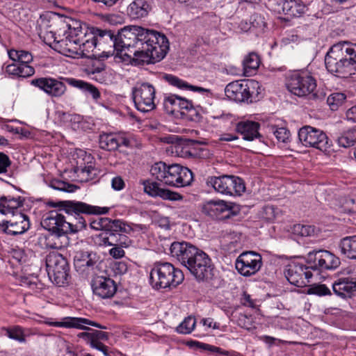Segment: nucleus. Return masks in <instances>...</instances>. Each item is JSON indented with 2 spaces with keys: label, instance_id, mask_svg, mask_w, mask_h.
I'll list each match as a JSON object with an SVG mask.
<instances>
[{
  "label": "nucleus",
  "instance_id": "obj_1",
  "mask_svg": "<svg viewBox=\"0 0 356 356\" xmlns=\"http://www.w3.org/2000/svg\"><path fill=\"white\" fill-rule=\"evenodd\" d=\"M136 33L117 31V56L131 57L132 64L143 65L161 60L169 49L167 37L159 31L138 27Z\"/></svg>",
  "mask_w": 356,
  "mask_h": 356
},
{
  "label": "nucleus",
  "instance_id": "obj_2",
  "mask_svg": "<svg viewBox=\"0 0 356 356\" xmlns=\"http://www.w3.org/2000/svg\"><path fill=\"white\" fill-rule=\"evenodd\" d=\"M170 254L198 281L211 277L213 270L211 259L195 245L188 242H174L170 245Z\"/></svg>",
  "mask_w": 356,
  "mask_h": 356
},
{
  "label": "nucleus",
  "instance_id": "obj_3",
  "mask_svg": "<svg viewBox=\"0 0 356 356\" xmlns=\"http://www.w3.org/2000/svg\"><path fill=\"white\" fill-rule=\"evenodd\" d=\"M329 72L339 78L356 74V43L341 41L333 44L325 57Z\"/></svg>",
  "mask_w": 356,
  "mask_h": 356
},
{
  "label": "nucleus",
  "instance_id": "obj_4",
  "mask_svg": "<svg viewBox=\"0 0 356 356\" xmlns=\"http://www.w3.org/2000/svg\"><path fill=\"white\" fill-rule=\"evenodd\" d=\"M71 23L63 24V29L67 28L69 34L63 39L58 40L55 34L50 31L47 33V36L53 39L55 49L60 54L68 56L75 57L81 56L85 58H92L95 54H90L87 52L86 48H83L85 45L86 35V27H83L78 21L70 20Z\"/></svg>",
  "mask_w": 356,
  "mask_h": 356
},
{
  "label": "nucleus",
  "instance_id": "obj_5",
  "mask_svg": "<svg viewBox=\"0 0 356 356\" xmlns=\"http://www.w3.org/2000/svg\"><path fill=\"white\" fill-rule=\"evenodd\" d=\"M46 324L57 327L65 328H75L79 330H88V332H81L78 334V337L83 339L86 343H89L92 348L99 350L105 352L106 347L101 342L108 339V334L105 332L90 329L86 325H92L100 329H106L97 323L92 321L85 318L64 317L60 321H47Z\"/></svg>",
  "mask_w": 356,
  "mask_h": 356
},
{
  "label": "nucleus",
  "instance_id": "obj_6",
  "mask_svg": "<svg viewBox=\"0 0 356 356\" xmlns=\"http://www.w3.org/2000/svg\"><path fill=\"white\" fill-rule=\"evenodd\" d=\"M64 211L67 214L66 224L67 233H76L86 228L87 222L83 216L90 214H104L109 211L108 207L92 206L82 202L63 201L60 202Z\"/></svg>",
  "mask_w": 356,
  "mask_h": 356
},
{
  "label": "nucleus",
  "instance_id": "obj_7",
  "mask_svg": "<svg viewBox=\"0 0 356 356\" xmlns=\"http://www.w3.org/2000/svg\"><path fill=\"white\" fill-rule=\"evenodd\" d=\"M85 45L86 51L94 54L93 51L97 49L102 51L104 56L108 58L111 56H117V31L110 29H101L99 28L86 27Z\"/></svg>",
  "mask_w": 356,
  "mask_h": 356
},
{
  "label": "nucleus",
  "instance_id": "obj_8",
  "mask_svg": "<svg viewBox=\"0 0 356 356\" xmlns=\"http://www.w3.org/2000/svg\"><path fill=\"white\" fill-rule=\"evenodd\" d=\"M184 279L182 271L168 262H159L154 265L149 274L150 284L153 288L176 287Z\"/></svg>",
  "mask_w": 356,
  "mask_h": 356
},
{
  "label": "nucleus",
  "instance_id": "obj_9",
  "mask_svg": "<svg viewBox=\"0 0 356 356\" xmlns=\"http://www.w3.org/2000/svg\"><path fill=\"white\" fill-rule=\"evenodd\" d=\"M206 184L225 195H241L245 190L243 180L234 175L210 176L207 177Z\"/></svg>",
  "mask_w": 356,
  "mask_h": 356
},
{
  "label": "nucleus",
  "instance_id": "obj_10",
  "mask_svg": "<svg viewBox=\"0 0 356 356\" xmlns=\"http://www.w3.org/2000/svg\"><path fill=\"white\" fill-rule=\"evenodd\" d=\"M259 82L254 80L236 81L229 83L225 89L226 96L235 102H252L259 92Z\"/></svg>",
  "mask_w": 356,
  "mask_h": 356
},
{
  "label": "nucleus",
  "instance_id": "obj_11",
  "mask_svg": "<svg viewBox=\"0 0 356 356\" xmlns=\"http://www.w3.org/2000/svg\"><path fill=\"white\" fill-rule=\"evenodd\" d=\"M46 267L49 279L58 286L67 283L69 265L60 253L51 252L46 257Z\"/></svg>",
  "mask_w": 356,
  "mask_h": 356
},
{
  "label": "nucleus",
  "instance_id": "obj_12",
  "mask_svg": "<svg viewBox=\"0 0 356 356\" xmlns=\"http://www.w3.org/2000/svg\"><path fill=\"white\" fill-rule=\"evenodd\" d=\"M156 90L149 83H137L132 88V97L136 108L146 113L156 108L154 103Z\"/></svg>",
  "mask_w": 356,
  "mask_h": 356
},
{
  "label": "nucleus",
  "instance_id": "obj_13",
  "mask_svg": "<svg viewBox=\"0 0 356 356\" xmlns=\"http://www.w3.org/2000/svg\"><path fill=\"white\" fill-rule=\"evenodd\" d=\"M298 138L303 145L314 147L321 151H327L331 145V141L325 133L311 126L300 128Z\"/></svg>",
  "mask_w": 356,
  "mask_h": 356
},
{
  "label": "nucleus",
  "instance_id": "obj_14",
  "mask_svg": "<svg viewBox=\"0 0 356 356\" xmlns=\"http://www.w3.org/2000/svg\"><path fill=\"white\" fill-rule=\"evenodd\" d=\"M288 90L295 95L303 97L311 94L316 87L315 79L306 72H295L286 81Z\"/></svg>",
  "mask_w": 356,
  "mask_h": 356
},
{
  "label": "nucleus",
  "instance_id": "obj_15",
  "mask_svg": "<svg viewBox=\"0 0 356 356\" xmlns=\"http://www.w3.org/2000/svg\"><path fill=\"white\" fill-rule=\"evenodd\" d=\"M67 78L58 79L46 76L35 78L31 81V84L43 91L51 97H60L67 90V87L63 81Z\"/></svg>",
  "mask_w": 356,
  "mask_h": 356
},
{
  "label": "nucleus",
  "instance_id": "obj_16",
  "mask_svg": "<svg viewBox=\"0 0 356 356\" xmlns=\"http://www.w3.org/2000/svg\"><path fill=\"white\" fill-rule=\"evenodd\" d=\"M165 177L164 184L174 187H184L193 181L192 172L179 164L168 165Z\"/></svg>",
  "mask_w": 356,
  "mask_h": 356
},
{
  "label": "nucleus",
  "instance_id": "obj_17",
  "mask_svg": "<svg viewBox=\"0 0 356 356\" xmlns=\"http://www.w3.org/2000/svg\"><path fill=\"white\" fill-rule=\"evenodd\" d=\"M261 256L252 251L241 254L236 261V268L243 276L254 275L261 267Z\"/></svg>",
  "mask_w": 356,
  "mask_h": 356
},
{
  "label": "nucleus",
  "instance_id": "obj_18",
  "mask_svg": "<svg viewBox=\"0 0 356 356\" xmlns=\"http://www.w3.org/2000/svg\"><path fill=\"white\" fill-rule=\"evenodd\" d=\"M309 268L300 263L291 262L286 266L284 275L291 284L302 287L309 282L312 277Z\"/></svg>",
  "mask_w": 356,
  "mask_h": 356
},
{
  "label": "nucleus",
  "instance_id": "obj_19",
  "mask_svg": "<svg viewBox=\"0 0 356 356\" xmlns=\"http://www.w3.org/2000/svg\"><path fill=\"white\" fill-rule=\"evenodd\" d=\"M307 258L309 262L313 263L310 268L314 270L334 269L340 264L339 259L327 250L311 252Z\"/></svg>",
  "mask_w": 356,
  "mask_h": 356
},
{
  "label": "nucleus",
  "instance_id": "obj_20",
  "mask_svg": "<svg viewBox=\"0 0 356 356\" xmlns=\"http://www.w3.org/2000/svg\"><path fill=\"white\" fill-rule=\"evenodd\" d=\"M234 204L224 200H210L202 207V212L217 219L228 218L234 214Z\"/></svg>",
  "mask_w": 356,
  "mask_h": 356
},
{
  "label": "nucleus",
  "instance_id": "obj_21",
  "mask_svg": "<svg viewBox=\"0 0 356 356\" xmlns=\"http://www.w3.org/2000/svg\"><path fill=\"white\" fill-rule=\"evenodd\" d=\"M91 287L93 293L102 299L112 298L117 291L115 282L105 276H95L91 281Z\"/></svg>",
  "mask_w": 356,
  "mask_h": 356
},
{
  "label": "nucleus",
  "instance_id": "obj_22",
  "mask_svg": "<svg viewBox=\"0 0 356 356\" xmlns=\"http://www.w3.org/2000/svg\"><path fill=\"white\" fill-rule=\"evenodd\" d=\"M99 146L108 151H114L119 147L131 146V140L124 133H104L99 136Z\"/></svg>",
  "mask_w": 356,
  "mask_h": 356
},
{
  "label": "nucleus",
  "instance_id": "obj_23",
  "mask_svg": "<svg viewBox=\"0 0 356 356\" xmlns=\"http://www.w3.org/2000/svg\"><path fill=\"white\" fill-rule=\"evenodd\" d=\"M63 224H66V217L56 211L47 213L41 221L42 227L49 232L67 235V228Z\"/></svg>",
  "mask_w": 356,
  "mask_h": 356
},
{
  "label": "nucleus",
  "instance_id": "obj_24",
  "mask_svg": "<svg viewBox=\"0 0 356 356\" xmlns=\"http://www.w3.org/2000/svg\"><path fill=\"white\" fill-rule=\"evenodd\" d=\"M23 205V200L21 197H13L11 196H1L0 198V229L4 232L8 220L6 216L8 213H13L15 209H17Z\"/></svg>",
  "mask_w": 356,
  "mask_h": 356
},
{
  "label": "nucleus",
  "instance_id": "obj_25",
  "mask_svg": "<svg viewBox=\"0 0 356 356\" xmlns=\"http://www.w3.org/2000/svg\"><path fill=\"white\" fill-rule=\"evenodd\" d=\"M142 184L144 186V191L150 196L160 197L168 200H180L183 198L182 195L178 193L161 188L157 182L144 180Z\"/></svg>",
  "mask_w": 356,
  "mask_h": 356
},
{
  "label": "nucleus",
  "instance_id": "obj_26",
  "mask_svg": "<svg viewBox=\"0 0 356 356\" xmlns=\"http://www.w3.org/2000/svg\"><path fill=\"white\" fill-rule=\"evenodd\" d=\"M12 214V218L8 220L4 232L15 236L22 234L28 230L30 227L28 216L22 213Z\"/></svg>",
  "mask_w": 356,
  "mask_h": 356
},
{
  "label": "nucleus",
  "instance_id": "obj_27",
  "mask_svg": "<svg viewBox=\"0 0 356 356\" xmlns=\"http://www.w3.org/2000/svg\"><path fill=\"white\" fill-rule=\"evenodd\" d=\"M332 289L341 298H351L356 293V278H339L332 284Z\"/></svg>",
  "mask_w": 356,
  "mask_h": 356
},
{
  "label": "nucleus",
  "instance_id": "obj_28",
  "mask_svg": "<svg viewBox=\"0 0 356 356\" xmlns=\"http://www.w3.org/2000/svg\"><path fill=\"white\" fill-rule=\"evenodd\" d=\"M163 106L165 111L170 113H173L179 109L186 110L188 111H193L195 110L191 101L172 94L165 97Z\"/></svg>",
  "mask_w": 356,
  "mask_h": 356
},
{
  "label": "nucleus",
  "instance_id": "obj_29",
  "mask_svg": "<svg viewBox=\"0 0 356 356\" xmlns=\"http://www.w3.org/2000/svg\"><path fill=\"white\" fill-rule=\"evenodd\" d=\"M259 124L253 121H243L237 123L236 130L243 136L246 140H253L255 138H261L259 133Z\"/></svg>",
  "mask_w": 356,
  "mask_h": 356
},
{
  "label": "nucleus",
  "instance_id": "obj_30",
  "mask_svg": "<svg viewBox=\"0 0 356 356\" xmlns=\"http://www.w3.org/2000/svg\"><path fill=\"white\" fill-rule=\"evenodd\" d=\"M96 253L79 250L74 256V264L76 268L85 270L86 268H92L97 261Z\"/></svg>",
  "mask_w": 356,
  "mask_h": 356
},
{
  "label": "nucleus",
  "instance_id": "obj_31",
  "mask_svg": "<svg viewBox=\"0 0 356 356\" xmlns=\"http://www.w3.org/2000/svg\"><path fill=\"white\" fill-rule=\"evenodd\" d=\"M152 7L147 0H134L127 8L128 15L134 19L147 16Z\"/></svg>",
  "mask_w": 356,
  "mask_h": 356
},
{
  "label": "nucleus",
  "instance_id": "obj_32",
  "mask_svg": "<svg viewBox=\"0 0 356 356\" xmlns=\"http://www.w3.org/2000/svg\"><path fill=\"white\" fill-rule=\"evenodd\" d=\"M87 159V165L85 163H79L77 161V165L74 168V172L80 178L81 181L87 182L92 180L97 175V170L92 165L91 160L92 158L90 155H86Z\"/></svg>",
  "mask_w": 356,
  "mask_h": 356
},
{
  "label": "nucleus",
  "instance_id": "obj_33",
  "mask_svg": "<svg viewBox=\"0 0 356 356\" xmlns=\"http://www.w3.org/2000/svg\"><path fill=\"white\" fill-rule=\"evenodd\" d=\"M280 6L282 13L289 17H299L305 11V5L300 0H283Z\"/></svg>",
  "mask_w": 356,
  "mask_h": 356
},
{
  "label": "nucleus",
  "instance_id": "obj_34",
  "mask_svg": "<svg viewBox=\"0 0 356 356\" xmlns=\"http://www.w3.org/2000/svg\"><path fill=\"white\" fill-rule=\"evenodd\" d=\"M163 79L171 86L181 90H190L193 92L211 94V90L209 89L190 85L186 81L172 74H166L163 76Z\"/></svg>",
  "mask_w": 356,
  "mask_h": 356
},
{
  "label": "nucleus",
  "instance_id": "obj_35",
  "mask_svg": "<svg viewBox=\"0 0 356 356\" xmlns=\"http://www.w3.org/2000/svg\"><path fill=\"white\" fill-rule=\"evenodd\" d=\"M69 243V238L66 234L60 233H49L44 236V245L48 248L61 249Z\"/></svg>",
  "mask_w": 356,
  "mask_h": 356
},
{
  "label": "nucleus",
  "instance_id": "obj_36",
  "mask_svg": "<svg viewBox=\"0 0 356 356\" xmlns=\"http://www.w3.org/2000/svg\"><path fill=\"white\" fill-rule=\"evenodd\" d=\"M65 81L69 85L79 88L84 92L90 95L92 99L95 101L98 100L100 97V92L99 90L95 86L89 83L74 78H67L65 79Z\"/></svg>",
  "mask_w": 356,
  "mask_h": 356
},
{
  "label": "nucleus",
  "instance_id": "obj_37",
  "mask_svg": "<svg viewBox=\"0 0 356 356\" xmlns=\"http://www.w3.org/2000/svg\"><path fill=\"white\" fill-rule=\"evenodd\" d=\"M339 248L344 257L356 260V235L343 238L340 241Z\"/></svg>",
  "mask_w": 356,
  "mask_h": 356
},
{
  "label": "nucleus",
  "instance_id": "obj_38",
  "mask_svg": "<svg viewBox=\"0 0 356 356\" xmlns=\"http://www.w3.org/2000/svg\"><path fill=\"white\" fill-rule=\"evenodd\" d=\"M118 233L109 229L102 232L96 236V243L100 246L118 245Z\"/></svg>",
  "mask_w": 356,
  "mask_h": 356
},
{
  "label": "nucleus",
  "instance_id": "obj_39",
  "mask_svg": "<svg viewBox=\"0 0 356 356\" xmlns=\"http://www.w3.org/2000/svg\"><path fill=\"white\" fill-rule=\"evenodd\" d=\"M6 332V335L11 339H14L20 343L26 342V337L29 335L27 332L29 330H25L19 325H14L10 327H3Z\"/></svg>",
  "mask_w": 356,
  "mask_h": 356
},
{
  "label": "nucleus",
  "instance_id": "obj_40",
  "mask_svg": "<svg viewBox=\"0 0 356 356\" xmlns=\"http://www.w3.org/2000/svg\"><path fill=\"white\" fill-rule=\"evenodd\" d=\"M9 58L14 62H17L20 64L29 63L33 60V56L29 51L24 50H15L11 49L8 51Z\"/></svg>",
  "mask_w": 356,
  "mask_h": 356
},
{
  "label": "nucleus",
  "instance_id": "obj_41",
  "mask_svg": "<svg viewBox=\"0 0 356 356\" xmlns=\"http://www.w3.org/2000/svg\"><path fill=\"white\" fill-rule=\"evenodd\" d=\"M260 62L259 56L256 53H250L243 61L245 73H250L252 70H256L259 67Z\"/></svg>",
  "mask_w": 356,
  "mask_h": 356
},
{
  "label": "nucleus",
  "instance_id": "obj_42",
  "mask_svg": "<svg viewBox=\"0 0 356 356\" xmlns=\"http://www.w3.org/2000/svg\"><path fill=\"white\" fill-rule=\"evenodd\" d=\"M339 146L349 147L356 143V129H350L344 131L337 139Z\"/></svg>",
  "mask_w": 356,
  "mask_h": 356
},
{
  "label": "nucleus",
  "instance_id": "obj_43",
  "mask_svg": "<svg viewBox=\"0 0 356 356\" xmlns=\"http://www.w3.org/2000/svg\"><path fill=\"white\" fill-rule=\"evenodd\" d=\"M168 166L164 162H157L152 166L150 173L156 179L164 184Z\"/></svg>",
  "mask_w": 356,
  "mask_h": 356
},
{
  "label": "nucleus",
  "instance_id": "obj_44",
  "mask_svg": "<svg viewBox=\"0 0 356 356\" xmlns=\"http://www.w3.org/2000/svg\"><path fill=\"white\" fill-rule=\"evenodd\" d=\"M108 229L120 234H129L132 232V228L125 222L121 220H111L109 218Z\"/></svg>",
  "mask_w": 356,
  "mask_h": 356
},
{
  "label": "nucleus",
  "instance_id": "obj_45",
  "mask_svg": "<svg viewBox=\"0 0 356 356\" xmlns=\"http://www.w3.org/2000/svg\"><path fill=\"white\" fill-rule=\"evenodd\" d=\"M346 99V96L345 94L342 92H334L329 95L327 99V102L331 110L336 111L344 104Z\"/></svg>",
  "mask_w": 356,
  "mask_h": 356
},
{
  "label": "nucleus",
  "instance_id": "obj_46",
  "mask_svg": "<svg viewBox=\"0 0 356 356\" xmlns=\"http://www.w3.org/2000/svg\"><path fill=\"white\" fill-rule=\"evenodd\" d=\"M196 324L195 318L188 316L177 327V332L183 334H188L191 333L194 330Z\"/></svg>",
  "mask_w": 356,
  "mask_h": 356
},
{
  "label": "nucleus",
  "instance_id": "obj_47",
  "mask_svg": "<svg viewBox=\"0 0 356 356\" xmlns=\"http://www.w3.org/2000/svg\"><path fill=\"white\" fill-rule=\"evenodd\" d=\"M188 345L190 346H195V347H197L200 349L209 351L215 355H219V354H224L226 355H228L227 351H223L220 348H218V347H216V346H214L212 345H209L207 343L199 342V341H191L188 342Z\"/></svg>",
  "mask_w": 356,
  "mask_h": 356
},
{
  "label": "nucleus",
  "instance_id": "obj_48",
  "mask_svg": "<svg viewBox=\"0 0 356 356\" xmlns=\"http://www.w3.org/2000/svg\"><path fill=\"white\" fill-rule=\"evenodd\" d=\"M108 218L97 217L90 222V227L92 229L103 230L106 232L108 229Z\"/></svg>",
  "mask_w": 356,
  "mask_h": 356
},
{
  "label": "nucleus",
  "instance_id": "obj_49",
  "mask_svg": "<svg viewBox=\"0 0 356 356\" xmlns=\"http://www.w3.org/2000/svg\"><path fill=\"white\" fill-rule=\"evenodd\" d=\"M294 231L302 236H310L316 234V227L313 225H296L294 227Z\"/></svg>",
  "mask_w": 356,
  "mask_h": 356
},
{
  "label": "nucleus",
  "instance_id": "obj_50",
  "mask_svg": "<svg viewBox=\"0 0 356 356\" xmlns=\"http://www.w3.org/2000/svg\"><path fill=\"white\" fill-rule=\"evenodd\" d=\"M308 293L323 296L331 295V291L325 284H315L309 289Z\"/></svg>",
  "mask_w": 356,
  "mask_h": 356
},
{
  "label": "nucleus",
  "instance_id": "obj_51",
  "mask_svg": "<svg viewBox=\"0 0 356 356\" xmlns=\"http://www.w3.org/2000/svg\"><path fill=\"white\" fill-rule=\"evenodd\" d=\"M51 186L56 190L63 191L67 192H74L76 189V186L72 184H69L65 181L60 180H54L51 183Z\"/></svg>",
  "mask_w": 356,
  "mask_h": 356
},
{
  "label": "nucleus",
  "instance_id": "obj_52",
  "mask_svg": "<svg viewBox=\"0 0 356 356\" xmlns=\"http://www.w3.org/2000/svg\"><path fill=\"white\" fill-rule=\"evenodd\" d=\"M35 73V69L26 64L18 63L17 76L26 78L33 75Z\"/></svg>",
  "mask_w": 356,
  "mask_h": 356
},
{
  "label": "nucleus",
  "instance_id": "obj_53",
  "mask_svg": "<svg viewBox=\"0 0 356 356\" xmlns=\"http://www.w3.org/2000/svg\"><path fill=\"white\" fill-rule=\"evenodd\" d=\"M273 132L278 141L286 143L289 138L290 132L284 127L273 128Z\"/></svg>",
  "mask_w": 356,
  "mask_h": 356
},
{
  "label": "nucleus",
  "instance_id": "obj_54",
  "mask_svg": "<svg viewBox=\"0 0 356 356\" xmlns=\"http://www.w3.org/2000/svg\"><path fill=\"white\" fill-rule=\"evenodd\" d=\"M11 161L6 154L0 152V174L6 173L7 168L10 165Z\"/></svg>",
  "mask_w": 356,
  "mask_h": 356
},
{
  "label": "nucleus",
  "instance_id": "obj_55",
  "mask_svg": "<svg viewBox=\"0 0 356 356\" xmlns=\"http://www.w3.org/2000/svg\"><path fill=\"white\" fill-rule=\"evenodd\" d=\"M118 246L122 248H128L132 244L131 240L126 235L125 233H118Z\"/></svg>",
  "mask_w": 356,
  "mask_h": 356
},
{
  "label": "nucleus",
  "instance_id": "obj_56",
  "mask_svg": "<svg viewBox=\"0 0 356 356\" xmlns=\"http://www.w3.org/2000/svg\"><path fill=\"white\" fill-rule=\"evenodd\" d=\"M344 211L354 213H356V200L353 198H348L343 204Z\"/></svg>",
  "mask_w": 356,
  "mask_h": 356
},
{
  "label": "nucleus",
  "instance_id": "obj_57",
  "mask_svg": "<svg viewBox=\"0 0 356 356\" xmlns=\"http://www.w3.org/2000/svg\"><path fill=\"white\" fill-rule=\"evenodd\" d=\"M123 248H124L118 245L113 246L109 250V254L115 259H121L125 255V252Z\"/></svg>",
  "mask_w": 356,
  "mask_h": 356
},
{
  "label": "nucleus",
  "instance_id": "obj_58",
  "mask_svg": "<svg viewBox=\"0 0 356 356\" xmlns=\"http://www.w3.org/2000/svg\"><path fill=\"white\" fill-rule=\"evenodd\" d=\"M111 186L115 191H121L125 186V183L120 176H116L111 180Z\"/></svg>",
  "mask_w": 356,
  "mask_h": 356
},
{
  "label": "nucleus",
  "instance_id": "obj_59",
  "mask_svg": "<svg viewBox=\"0 0 356 356\" xmlns=\"http://www.w3.org/2000/svg\"><path fill=\"white\" fill-rule=\"evenodd\" d=\"M18 63L15 62L14 63L8 65L6 67V72L11 75L17 76Z\"/></svg>",
  "mask_w": 356,
  "mask_h": 356
},
{
  "label": "nucleus",
  "instance_id": "obj_60",
  "mask_svg": "<svg viewBox=\"0 0 356 356\" xmlns=\"http://www.w3.org/2000/svg\"><path fill=\"white\" fill-rule=\"evenodd\" d=\"M346 118L348 120L356 122V105L346 111Z\"/></svg>",
  "mask_w": 356,
  "mask_h": 356
},
{
  "label": "nucleus",
  "instance_id": "obj_61",
  "mask_svg": "<svg viewBox=\"0 0 356 356\" xmlns=\"http://www.w3.org/2000/svg\"><path fill=\"white\" fill-rule=\"evenodd\" d=\"M243 304L245 306L252 307H254V303L251 299V297L249 294L244 293L243 296Z\"/></svg>",
  "mask_w": 356,
  "mask_h": 356
},
{
  "label": "nucleus",
  "instance_id": "obj_62",
  "mask_svg": "<svg viewBox=\"0 0 356 356\" xmlns=\"http://www.w3.org/2000/svg\"><path fill=\"white\" fill-rule=\"evenodd\" d=\"M93 1L97 2L99 3H102L106 7H111L115 5L118 0H92Z\"/></svg>",
  "mask_w": 356,
  "mask_h": 356
},
{
  "label": "nucleus",
  "instance_id": "obj_63",
  "mask_svg": "<svg viewBox=\"0 0 356 356\" xmlns=\"http://www.w3.org/2000/svg\"><path fill=\"white\" fill-rule=\"evenodd\" d=\"M236 139H238L236 136L230 134H222L220 138L222 141H232Z\"/></svg>",
  "mask_w": 356,
  "mask_h": 356
},
{
  "label": "nucleus",
  "instance_id": "obj_64",
  "mask_svg": "<svg viewBox=\"0 0 356 356\" xmlns=\"http://www.w3.org/2000/svg\"><path fill=\"white\" fill-rule=\"evenodd\" d=\"M203 325L207 326V327H213L215 328V323H213V321L212 318H204L201 321Z\"/></svg>",
  "mask_w": 356,
  "mask_h": 356
}]
</instances>
